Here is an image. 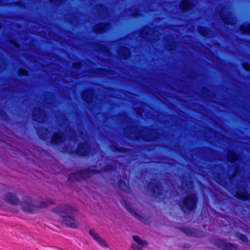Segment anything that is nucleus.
Instances as JSON below:
<instances>
[{"label": "nucleus", "mask_w": 250, "mask_h": 250, "mask_svg": "<svg viewBox=\"0 0 250 250\" xmlns=\"http://www.w3.org/2000/svg\"><path fill=\"white\" fill-rule=\"evenodd\" d=\"M248 32L250 33V27L249 28V29L248 30Z\"/></svg>", "instance_id": "4be33fe9"}, {"label": "nucleus", "mask_w": 250, "mask_h": 250, "mask_svg": "<svg viewBox=\"0 0 250 250\" xmlns=\"http://www.w3.org/2000/svg\"><path fill=\"white\" fill-rule=\"evenodd\" d=\"M132 238L139 245L138 246L134 243L132 244L131 247L133 250H139L140 248H144L148 245V243L146 241L141 239L140 237L137 235H133Z\"/></svg>", "instance_id": "9d476101"}, {"label": "nucleus", "mask_w": 250, "mask_h": 250, "mask_svg": "<svg viewBox=\"0 0 250 250\" xmlns=\"http://www.w3.org/2000/svg\"><path fill=\"white\" fill-rule=\"evenodd\" d=\"M95 170L90 168H83L78 170L76 172H72L68 174L67 181L73 183L74 181L81 182L89 178L92 174H95Z\"/></svg>", "instance_id": "f03ea898"}, {"label": "nucleus", "mask_w": 250, "mask_h": 250, "mask_svg": "<svg viewBox=\"0 0 250 250\" xmlns=\"http://www.w3.org/2000/svg\"><path fill=\"white\" fill-rule=\"evenodd\" d=\"M147 29H144V31H145Z\"/></svg>", "instance_id": "a878e982"}, {"label": "nucleus", "mask_w": 250, "mask_h": 250, "mask_svg": "<svg viewBox=\"0 0 250 250\" xmlns=\"http://www.w3.org/2000/svg\"><path fill=\"white\" fill-rule=\"evenodd\" d=\"M168 49H169V50H171V49H173V48H172V47H168Z\"/></svg>", "instance_id": "5701e85b"}, {"label": "nucleus", "mask_w": 250, "mask_h": 250, "mask_svg": "<svg viewBox=\"0 0 250 250\" xmlns=\"http://www.w3.org/2000/svg\"><path fill=\"white\" fill-rule=\"evenodd\" d=\"M180 229L188 236L192 237L199 236L200 231L197 229L188 227H180Z\"/></svg>", "instance_id": "9b49d317"}, {"label": "nucleus", "mask_w": 250, "mask_h": 250, "mask_svg": "<svg viewBox=\"0 0 250 250\" xmlns=\"http://www.w3.org/2000/svg\"><path fill=\"white\" fill-rule=\"evenodd\" d=\"M3 199L7 203L15 206L20 205L21 201L18 196L12 192L8 191L4 195Z\"/></svg>", "instance_id": "0eeeda50"}, {"label": "nucleus", "mask_w": 250, "mask_h": 250, "mask_svg": "<svg viewBox=\"0 0 250 250\" xmlns=\"http://www.w3.org/2000/svg\"><path fill=\"white\" fill-rule=\"evenodd\" d=\"M118 186L119 189L124 191L127 187V185L124 180L120 178L118 179Z\"/></svg>", "instance_id": "ddd939ff"}, {"label": "nucleus", "mask_w": 250, "mask_h": 250, "mask_svg": "<svg viewBox=\"0 0 250 250\" xmlns=\"http://www.w3.org/2000/svg\"><path fill=\"white\" fill-rule=\"evenodd\" d=\"M37 201L29 196H24L20 205L24 212L33 214L36 213V203Z\"/></svg>", "instance_id": "7ed1b4c3"}, {"label": "nucleus", "mask_w": 250, "mask_h": 250, "mask_svg": "<svg viewBox=\"0 0 250 250\" xmlns=\"http://www.w3.org/2000/svg\"><path fill=\"white\" fill-rule=\"evenodd\" d=\"M184 184V181L183 180H182L181 181V185H182V186H183Z\"/></svg>", "instance_id": "412c9836"}, {"label": "nucleus", "mask_w": 250, "mask_h": 250, "mask_svg": "<svg viewBox=\"0 0 250 250\" xmlns=\"http://www.w3.org/2000/svg\"><path fill=\"white\" fill-rule=\"evenodd\" d=\"M104 29H101L100 31L102 32V31H104Z\"/></svg>", "instance_id": "393cba45"}, {"label": "nucleus", "mask_w": 250, "mask_h": 250, "mask_svg": "<svg viewBox=\"0 0 250 250\" xmlns=\"http://www.w3.org/2000/svg\"><path fill=\"white\" fill-rule=\"evenodd\" d=\"M71 146L69 144H65L62 147V151L64 153H69Z\"/></svg>", "instance_id": "2eb2a0df"}, {"label": "nucleus", "mask_w": 250, "mask_h": 250, "mask_svg": "<svg viewBox=\"0 0 250 250\" xmlns=\"http://www.w3.org/2000/svg\"><path fill=\"white\" fill-rule=\"evenodd\" d=\"M124 51H125V55H123V57L125 58V57H127L128 56V55L129 54V52H128V50L127 49H126V48L124 49Z\"/></svg>", "instance_id": "a211bd4d"}, {"label": "nucleus", "mask_w": 250, "mask_h": 250, "mask_svg": "<svg viewBox=\"0 0 250 250\" xmlns=\"http://www.w3.org/2000/svg\"><path fill=\"white\" fill-rule=\"evenodd\" d=\"M48 203H49L50 205H54L55 204V202L54 200L52 199L48 200H47Z\"/></svg>", "instance_id": "6ab92c4d"}, {"label": "nucleus", "mask_w": 250, "mask_h": 250, "mask_svg": "<svg viewBox=\"0 0 250 250\" xmlns=\"http://www.w3.org/2000/svg\"><path fill=\"white\" fill-rule=\"evenodd\" d=\"M238 237L244 243H247L249 241L248 237L244 234L239 233Z\"/></svg>", "instance_id": "dca6fc26"}, {"label": "nucleus", "mask_w": 250, "mask_h": 250, "mask_svg": "<svg viewBox=\"0 0 250 250\" xmlns=\"http://www.w3.org/2000/svg\"><path fill=\"white\" fill-rule=\"evenodd\" d=\"M188 1L187 0H184L181 4V7L183 10H188Z\"/></svg>", "instance_id": "f3484780"}, {"label": "nucleus", "mask_w": 250, "mask_h": 250, "mask_svg": "<svg viewBox=\"0 0 250 250\" xmlns=\"http://www.w3.org/2000/svg\"><path fill=\"white\" fill-rule=\"evenodd\" d=\"M36 133L39 138L43 141H45L48 136V134L46 129L40 128L36 130Z\"/></svg>", "instance_id": "f8f14e48"}, {"label": "nucleus", "mask_w": 250, "mask_h": 250, "mask_svg": "<svg viewBox=\"0 0 250 250\" xmlns=\"http://www.w3.org/2000/svg\"><path fill=\"white\" fill-rule=\"evenodd\" d=\"M147 188L148 191L153 196L156 197L160 194L161 187L158 181L155 179H153L148 182Z\"/></svg>", "instance_id": "423d86ee"}, {"label": "nucleus", "mask_w": 250, "mask_h": 250, "mask_svg": "<svg viewBox=\"0 0 250 250\" xmlns=\"http://www.w3.org/2000/svg\"><path fill=\"white\" fill-rule=\"evenodd\" d=\"M214 245L222 250H237L238 249L237 244L228 242L226 239L223 238L217 239L214 242Z\"/></svg>", "instance_id": "39448f33"}, {"label": "nucleus", "mask_w": 250, "mask_h": 250, "mask_svg": "<svg viewBox=\"0 0 250 250\" xmlns=\"http://www.w3.org/2000/svg\"><path fill=\"white\" fill-rule=\"evenodd\" d=\"M77 152V155H79V156H81V155L80 154V153H79V150H78Z\"/></svg>", "instance_id": "aec40b11"}, {"label": "nucleus", "mask_w": 250, "mask_h": 250, "mask_svg": "<svg viewBox=\"0 0 250 250\" xmlns=\"http://www.w3.org/2000/svg\"><path fill=\"white\" fill-rule=\"evenodd\" d=\"M48 207V205L46 202L41 201L40 202L36 203V213L37 212L39 208H46Z\"/></svg>", "instance_id": "4468645a"}, {"label": "nucleus", "mask_w": 250, "mask_h": 250, "mask_svg": "<svg viewBox=\"0 0 250 250\" xmlns=\"http://www.w3.org/2000/svg\"><path fill=\"white\" fill-rule=\"evenodd\" d=\"M122 204L124 208L129 212H130L133 216H134L135 218L140 221L146 223V221H148L149 220V218L148 216L137 212L134 208L132 206L131 204L127 200H124Z\"/></svg>", "instance_id": "20e7f679"}, {"label": "nucleus", "mask_w": 250, "mask_h": 250, "mask_svg": "<svg viewBox=\"0 0 250 250\" xmlns=\"http://www.w3.org/2000/svg\"><path fill=\"white\" fill-rule=\"evenodd\" d=\"M201 34L204 35V36H205L206 35V33H201Z\"/></svg>", "instance_id": "b1692460"}, {"label": "nucleus", "mask_w": 250, "mask_h": 250, "mask_svg": "<svg viewBox=\"0 0 250 250\" xmlns=\"http://www.w3.org/2000/svg\"><path fill=\"white\" fill-rule=\"evenodd\" d=\"M89 234L101 247L103 248L108 247L106 241L100 236L97 233L95 232L94 229H90L89 231Z\"/></svg>", "instance_id": "1a4fd4ad"}, {"label": "nucleus", "mask_w": 250, "mask_h": 250, "mask_svg": "<svg viewBox=\"0 0 250 250\" xmlns=\"http://www.w3.org/2000/svg\"><path fill=\"white\" fill-rule=\"evenodd\" d=\"M179 206L184 212L186 211H190L194 208L195 202L191 199L187 198L183 199L182 203L179 204Z\"/></svg>", "instance_id": "6e6552de"}, {"label": "nucleus", "mask_w": 250, "mask_h": 250, "mask_svg": "<svg viewBox=\"0 0 250 250\" xmlns=\"http://www.w3.org/2000/svg\"><path fill=\"white\" fill-rule=\"evenodd\" d=\"M52 211L60 216L62 225L72 229L78 228L79 222L75 217V214L78 211L76 207L62 204L53 209Z\"/></svg>", "instance_id": "f257e3e1"}]
</instances>
